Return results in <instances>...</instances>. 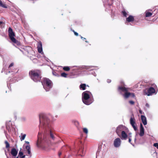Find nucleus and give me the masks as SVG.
I'll return each mask as SVG.
<instances>
[{"label":"nucleus","mask_w":158,"mask_h":158,"mask_svg":"<svg viewBox=\"0 0 158 158\" xmlns=\"http://www.w3.org/2000/svg\"><path fill=\"white\" fill-rule=\"evenodd\" d=\"M130 123L132 127L133 128L135 131H137V129L136 126H135V124H136L135 119L134 117H131L130 119Z\"/></svg>","instance_id":"nucleus-11"},{"label":"nucleus","mask_w":158,"mask_h":158,"mask_svg":"<svg viewBox=\"0 0 158 158\" xmlns=\"http://www.w3.org/2000/svg\"><path fill=\"white\" fill-rule=\"evenodd\" d=\"M141 118L143 124L144 125H146L147 124V121L146 117L144 115H141Z\"/></svg>","instance_id":"nucleus-17"},{"label":"nucleus","mask_w":158,"mask_h":158,"mask_svg":"<svg viewBox=\"0 0 158 158\" xmlns=\"http://www.w3.org/2000/svg\"><path fill=\"white\" fill-rule=\"evenodd\" d=\"M5 143L6 145V148H8L10 147V144L7 141H5Z\"/></svg>","instance_id":"nucleus-26"},{"label":"nucleus","mask_w":158,"mask_h":158,"mask_svg":"<svg viewBox=\"0 0 158 158\" xmlns=\"http://www.w3.org/2000/svg\"><path fill=\"white\" fill-rule=\"evenodd\" d=\"M23 153L22 152L19 151V155L20 157H21V158H24L25 156V155L23 156Z\"/></svg>","instance_id":"nucleus-24"},{"label":"nucleus","mask_w":158,"mask_h":158,"mask_svg":"<svg viewBox=\"0 0 158 158\" xmlns=\"http://www.w3.org/2000/svg\"><path fill=\"white\" fill-rule=\"evenodd\" d=\"M118 90L125 98H127L129 97L134 98L135 97L133 93L128 92V89L124 87L119 86L118 87Z\"/></svg>","instance_id":"nucleus-4"},{"label":"nucleus","mask_w":158,"mask_h":158,"mask_svg":"<svg viewBox=\"0 0 158 158\" xmlns=\"http://www.w3.org/2000/svg\"><path fill=\"white\" fill-rule=\"evenodd\" d=\"M61 154V152L59 153V156H60Z\"/></svg>","instance_id":"nucleus-44"},{"label":"nucleus","mask_w":158,"mask_h":158,"mask_svg":"<svg viewBox=\"0 0 158 158\" xmlns=\"http://www.w3.org/2000/svg\"><path fill=\"white\" fill-rule=\"evenodd\" d=\"M27 52H28V53H29V52L27 51Z\"/></svg>","instance_id":"nucleus-50"},{"label":"nucleus","mask_w":158,"mask_h":158,"mask_svg":"<svg viewBox=\"0 0 158 158\" xmlns=\"http://www.w3.org/2000/svg\"><path fill=\"white\" fill-rule=\"evenodd\" d=\"M73 32H74V35H76V36H78V34L77 33V32L75 31H73Z\"/></svg>","instance_id":"nucleus-37"},{"label":"nucleus","mask_w":158,"mask_h":158,"mask_svg":"<svg viewBox=\"0 0 158 158\" xmlns=\"http://www.w3.org/2000/svg\"><path fill=\"white\" fill-rule=\"evenodd\" d=\"M25 143L27 144V145H29V142L27 141H25Z\"/></svg>","instance_id":"nucleus-41"},{"label":"nucleus","mask_w":158,"mask_h":158,"mask_svg":"<svg viewBox=\"0 0 158 158\" xmlns=\"http://www.w3.org/2000/svg\"><path fill=\"white\" fill-rule=\"evenodd\" d=\"M121 141L119 138H117L114 141V145L115 148L119 147L121 145Z\"/></svg>","instance_id":"nucleus-9"},{"label":"nucleus","mask_w":158,"mask_h":158,"mask_svg":"<svg viewBox=\"0 0 158 158\" xmlns=\"http://www.w3.org/2000/svg\"><path fill=\"white\" fill-rule=\"evenodd\" d=\"M29 75L31 79L34 81H40L41 79V72L40 70H31L29 72Z\"/></svg>","instance_id":"nucleus-3"},{"label":"nucleus","mask_w":158,"mask_h":158,"mask_svg":"<svg viewBox=\"0 0 158 158\" xmlns=\"http://www.w3.org/2000/svg\"><path fill=\"white\" fill-rule=\"evenodd\" d=\"M155 90L153 87L150 88L148 90V92L146 94L148 96L151 95L155 93Z\"/></svg>","instance_id":"nucleus-12"},{"label":"nucleus","mask_w":158,"mask_h":158,"mask_svg":"<svg viewBox=\"0 0 158 158\" xmlns=\"http://www.w3.org/2000/svg\"><path fill=\"white\" fill-rule=\"evenodd\" d=\"M32 50V48L29 47H26L25 48V50Z\"/></svg>","instance_id":"nucleus-32"},{"label":"nucleus","mask_w":158,"mask_h":158,"mask_svg":"<svg viewBox=\"0 0 158 158\" xmlns=\"http://www.w3.org/2000/svg\"><path fill=\"white\" fill-rule=\"evenodd\" d=\"M8 32L9 37L11 41L14 43L15 44L17 45H20V43L15 38V34L11 28L9 27V28Z\"/></svg>","instance_id":"nucleus-6"},{"label":"nucleus","mask_w":158,"mask_h":158,"mask_svg":"<svg viewBox=\"0 0 158 158\" xmlns=\"http://www.w3.org/2000/svg\"><path fill=\"white\" fill-rule=\"evenodd\" d=\"M122 13H123V15L125 17H126L127 16V13L125 11L123 10V11H122Z\"/></svg>","instance_id":"nucleus-30"},{"label":"nucleus","mask_w":158,"mask_h":158,"mask_svg":"<svg viewBox=\"0 0 158 158\" xmlns=\"http://www.w3.org/2000/svg\"><path fill=\"white\" fill-rule=\"evenodd\" d=\"M5 154H6V156L7 158H8V156H7V154H6V152H5Z\"/></svg>","instance_id":"nucleus-45"},{"label":"nucleus","mask_w":158,"mask_h":158,"mask_svg":"<svg viewBox=\"0 0 158 158\" xmlns=\"http://www.w3.org/2000/svg\"><path fill=\"white\" fill-rule=\"evenodd\" d=\"M92 95L91 93L88 91H86L83 93L82 100L85 104L89 105L93 102V99L90 98Z\"/></svg>","instance_id":"nucleus-2"},{"label":"nucleus","mask_w":158,"mask_h":158,"mask_svg":"<svg viewBox=\"0 0 158 158\" xmlns=\"http://www.w3.org/2000/svg\"><path fill=\"white\" fill-rule=\"evenodd\" d=\"M135 140H136V138H135Z\"/></svg>","instance_id":"nucleus-48"},{"label":"nucleus","mask_w":158,"mask_h":158,"mask_svg":"<svg viewBox=\"0 0 158 158\" xmlns=\"http://www.w3.org/2000/svg\"><path fill=\"white\" fill-rule=\"evenodd\" d=\"M81 38L83 40H84L86 39L85 38H84L81 36Z\"/></svg>","instance_id":"nucleus-40"},{"label":"nucleus","mask_w":158,"mask_h":158,"mask_svg":"<svg viewBox=\"0 0 158 158\" xmlns=\"http://www.w3.org/2000/svg\"><path fill=\"white\" fill-rule=\"evenodd\" d=\"M63 69L66 71H69L70 70V68L68 66H65L63 68Z\"/></svg>","instance_id":"nucleus-27"},{"label":"nucleus","mask_w":158,"mask_h":158,"mask_svg":"<svg viewBox=\"0 0 158 158\" xmlns=\"http://www.w3.org/2000/svg\"><path fill=\"white\" fill-rule=\"evenodd\" d=\"M129 102L131 105H133L134 104V102L132 101H130Z\"/></svg>","instance_id":"nucleus-34"},{"label":"nucleus","mask_w":158,"mask_h":158,"mask_svg":"<svg viewBox=\"0 0 158 158\" xmlns=\"http://www.w3.org/2000/svg\"><path fill=\"white\" fill-rule=\"evenodd\" d=\"M42 134L41 133L39 132L38 135V140L36 143L37 146L38 148H40L41 147V144L44 142H48L47 138L44 137L43 139L41 138Z\"/></svg>","instance_id":"nucleus-7"},{"label":"nucleus","mask_w":158,"mask_h":158,"mask_svg":"<svg viewBox=\"0 0 158 158\" xmlns=\"http://www.w3.org/2000/svg\"><path fill=\"white\" fill-rule=\"evenodd\" d=\"M11 153L13 156H15L17 154L18 151L15 148H13L11 149Z\"/></svg>","instance_id":"nucleus-18"},{"label":"nucleus","mask_w":158,"mask_h":158,"mask_svg":"<svg viewBox=\"0 0 158 158\" xmlns=\"http://www.w3.org/2000/svg\"><path fill=\"white\" fill-rule=\"evenodd\" d=\"M144 134V129L141 123L140 124L139 135L141 136H142Z\"/></svg>","instance_id":"nucleus-16"},{"label":"nucleus","mask_w":158,"mask_h":158,"mask_svg":"<svg viewBox=\"0 0 158 158\" xmlns=\"http://www.w3.org/2000/svg\"><path fill=\"white\" fill-rule=\"evenodd\" d=\"M76 123H78V122L77 121Z\"/></svg>","instance_id":"nucleus-49"},{"label":"nucleus","mask_w":158,"mask_h":158,"mask_svg":"<svg viewBox=\"0 0 158 158\" xmlns=\"http://www.w3.org/2000/svg\"><path fill=\"white\" fill-rule=\"evenodd\" d=\"M145 106L148 108H149L150 107L148 103H147L146 104Z\"/></svg>","instance_id":"nucleus-36"},{"label":"nucleus","mask_w":158,"mask_h":158,"mask_svg":"<svg viewBox=\"0 0 158 158\" xmlns=\"http://www.w3.org/2000/svg\"><path fill=\"white\" fill-rule=\"evenodd\" d=\"M123 83V82H121V83Z\"/></svg>","instance_id":"nucleus-51"},{"label":"nucleus","mask_w":158,"mask_h":158,"mask_svg":"<svg viewBox=\"0 0 158 158\" xmlns=\"http://www.w3.org/2000/svg\"><path fill=\"white\" fill-rule=\"evenodd\" d=\"M139 113H140V114H143V112H142V110H139Z\"/></svg>","instance_id":"nucleus-39"},{"label":"nucleus","mask_w":158,"mask_h":158,"mask_svg":"<svg viewBox=\"0 0 158 158\" xmlns=\"http://www.w3.org/2000/svg\"><path fill=\"white\" fill-rule=\"evenodd\" d=\"M37 48L38 52L40 53H43L42 47V43L41 42H40L38 43Z\"/></svg>","instance_id":"nucleus-14"},{"label":"nucleus","mask_w":158,"mask_h":158,"mask_svg":"<svg viewBox=\"0 0 158 158\" xmlns=\"http://www.w3.org/2000/svg\"><path fill=\"white\" fill-rule=\"evenodd\" d=\"M83 131L86 134L88 133V129L86 128H84L83 129Z\"/></svg>","instance_id":"nucleus-31"},{"label":"nucleus","mask_w":158,"mask_h":158,"mask_svg":"<svg viewBox=\"0 0 158 158\" xmlns=\"http://www.w3.org/2000/svg\"><path fill=\"white\" fill-rule=\"evenodd\" d=\"M21 135L22 136H21L20 139V140L21 141H22L25 139V138L26 136V135L25 134H23V133H21Z\"/></svg>","instance_id":"nucleus-22"},{"label":"nucleus","mask_w":158,"mask_h":158,"mask_svg":"<svg viewBox=\"0 0 158 158\" xmlns=\"http://www.w3.org/2000/svg\"><path fill=\"white\" fill-rule=\"evenodd\" d=\"M126 20L127 22H131L134 21V18L133 16L130 15L127 18Z\"/></svg>","instance_id":"nucleus-20"},{"label":"nucleus","mask_w":158,"mask_h":158,"mask_svg":"<svg viewBox=\"0 0 158 158\" xmlns=\"http://www.w3.org/2000/svg\"><path fill=\"white\" fill-rule=\"evenodd\" d=\"M127 128L125 126L120 125L117 127L116 132L118 135L119 136H120L121 133L123 131H127Z\"/></svg>","instance_id":"nucleus-8"},{"label":"nucleus","mask_w":158,"mask_h":158,"mask_svg":"<svg viewBox=\"0 0 158 158\" xmlns=\"http://www.w3.org/2000/svg\"><path fill=\"white\" fill-rule=\"evenodd\" d=\"M23 146L25 147V148L27 151V155L31 157L32 156V154L31 152V147L30 145H25L24 144Z\"/></svg>","instance_id":"nucleus-13"},{"label":"nucleus","mask_w":158,"mask_h":158,"mask_svg":"<svg viewBox=\"0 0 158 158\" xmlns=\"http://www.w3.org/2000/svg\"><path fill=\"white\" fill-rule=\"evenodd\" d=\"M102 152L99 151H98L96 155V158H102Z\"/></svg>","instance_id":"nucleus-19"},{"label":"nucleus","mask_w":158,"mask_h":158,"mask_svg":"<svg viewBox=\"0 0 158 158\" xmlns=\"http://www.w3.org/2000/svg\"><path fill=\"white\" fill-rule=\"evenodd\" d=\"M128 131V129L127 131H123L121 133V134L120 135V136L121 139L122 140H126L127 137V133Z\"/></svg>","instance_id":"nucleus-10"},{"label":"nucleus","mask_w":158,"mask_h":158,"mask_svg":"<svg viewBox=\"0 0 158 158\" xmlns=\"http://www.w3.org/2000/svg\"><path fill=\"white\" fill-rule=\"evenodd\" d=\"M152 15V13L150 12H147L146 13V17H149Z\"/></svg>","instance_id":"nucleus-25"},{"label":"nucleus","mask_w":158,"mask_h":158,"mask_svg":"<svg viewBox=\"0 0 158 158\" xmlns=\"http://www.w3.org/2000/svg\"><path fill=\"white\" fill-rule=\"evenodd\" d=\"M86 85L85 84H81L79 86L80 88L81 89L84 90L85 89Z\"/></svg>","instance_id":"nucleus-21"},{"label":"nucleus","mask_w":158,"mask_h":158,"mask_svg":"<svg viewBox=\"0 0 158 158\" xmlns=\"http://www.w3.org/2000/svg\"><path fill=\"white\" fill-rule=\"evenodd\" d=\"M40 128L43 127L46 131L48 132L49 139L54 140L55 136L52 131V127L49 119L45 115L42 114L40 116Z\"/></svg>","instance_id":"nucleus-1"},{"label":"nucleus","mask_w":158,"mask_h":158,"mask_svg":"<svg viewBox=\"0 0 158 158\" xmlns=\"http://www.w3.org/2000/svg\"><path fill=\"white\" fill-rule=\"evenodd\" d=\"M42 83L44 88L46 91H49L52 87V82L51 80L48 78H44L43 81L42 82Z\"/></svg>","instance_id":"nucleus-5"},{"label":"nucleus","mask_w":158,"mask_h":158,"mask_svg":"<svg viewBox=\"0 0 158 158\" xmlns=\"http://www.w3.org/2000/svg\"><path fill=\"white\" fill-rule=\"evenodd\" d=\"M85 42H87V43H88V41H85Z\"/></svg>","instance_id":"nucleus-47"},{"label":"nucleus","mask_w":158,"mask_h":158,"mask_svg":"<svg viewBox=\"0 0 158 158\" xmlns=\"http://www.w3.org/2000/svg\"><path fill=\"white\" fill-rule=\"evenodd\" d=\"M0 6L3 8H7V6L5 4H3L1 0H0Z\"/></svg>","instance_id":"nucleus-23"},{"label":"nucleus","mask_w":158,"mask_h":158,"mask_svg":"<svg viewBox=\"0 0 158 158\" xmlns=\"http://www.w3.org/2000/svg\"><path fill=\"white\" fill-rule=\"evenodd\" d=\"M131 136H129V142L133 146H134V145H133L131 143Z\"/></svg>","instance_id":"nucleus-35"},{"label":"nucleus","mask_w":158,"mask_h":158,"mask_svg":"<svg viewBox=\"0 0 158 158\" xmlns=\"http://www.w3.org/2000/svg\"><path fill=\"white\" fill-rule=\"evenodd\" d=\"M3 23V22L2 21H0V25H1Z\"/></svg>","instance_id":"nucleus-42"},{"label":"nucleus","mask_w":158,"mask_h":158,"mask_svg":"<svg viewBox=\"0 0 158 158\" xmlns=\"http://www.w3.org/2000/svg\"><path fill=\"white\" fill-rule=\"evenodd\" d=\"M107 81L108 83H110L111 82V80L110 79H107Z\"/></svg>","instance_id":"nucleus-38"},{"label":"nucleus","mask_w":158,"mask_h":158,"mask_svg":"<svg viewBox=\"0 0 158 158\" xmlns=\"http://www.w3.org/2000/svg\"><path fill=\"white\" fill-rule=\"evenodd\" d=\"M30 59L31 60H32L33 62L34 63H36L37 61V59L36 58H31V57Z\"/></svg>","instance_id":"nucleus-29"},{"label":"nucleus","mask_w":158,"mask_h":158,"mask_svg":"<svg viewBox=\"0 0 158 158\" xmlns=\"http://www.w3.org/2000/svg\"><path fill=\"white\" fill-rule=\"evenodd\" d=\"M153 146L155 147H156L158 149V143H154L153 144Z\"/></svg>","instance_id":"nucleus-33"},{"label":"nucleus","mask_w":158,"mask_h":158,"mask_svg":"<svg viewBox=\"0 0 158 158\" xmlns=\"http://www.w3.org/2000/svg\"><path fill=\"white\" fill-rule=\"evenodd\" d=\"M14 64L13 63H12L10 64L9 65L8 69L9 70V73H11V72H14V73H17V72L18 71V70H17V69H16V70H15V69H14L13 71H11V67L13 66L14 65Z\"/></svg>","instance_id":"nucleus-15"},{"label":"nucleus","mask_w":158,"mask_h":158,"mask_svg":"<svg viewBox=\"0 0 158 158\" xmlns=\"http://www.w3.org/2000/svg\"><path fill=\"white\" fill-rule=\"evenodd\" d=\"M53 73V74L54 75H55V76H56V75L55 74V73H54V72H53V73Z\"/></svg>","instance_id":"nucleus-46"},{"label":"nucleus","mask_w":158,"mask_h":158,"mask_svg":"<svg viewBox=\"0 0 158 158\" xmlns=\"http://www.w3.org/2000/svg\"><path fill=\"white\" fill-rule=\"evenodd\" d=\"M61 75L62 77H67V74L65 73H61Z\"/></svg>","instance_id":"nucleus-28"},{"label":"nucleus","mask_w":158,"mask_h":158,"mask_svg":"<svg viewBox=\"0 0 158 158\" xmlns=\"http://www.w3.org/2000/svg\"><path fill=\"white\" fill-rule=\"evenodd\" d=\"M80 69H83L84 68V67H79Z\"/></svg>","instance_id":"nucleus-43"}]
</instances>
